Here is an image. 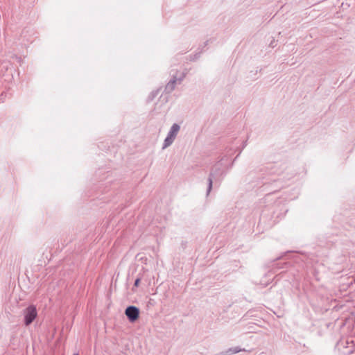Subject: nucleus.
I'll return each instance as SVG.
<instances>
[{"instance_id":"423d86ee","label":"nucleus","mask_w":355,"mask_h":355,"mask_svg":"<svg viewBox=\"0 0 355 355\" xmlns=\"http://www.w3.org/2000/svg\"><path fill=\"white\" fill-rule=\"evenodd\" d=\"M212 184H213V174L210 173L209 178H208V187H207V195L209 194V193L212 189Z\"/></svg>"},{"instance_id":"7ed1b4c3","label":"nucleus","mask_w":355,"mask_h":355,"mask_svg":"<svg viewBox=\"0 0 355 355\" xmlns=\"http://www.w3.org/2000/svg\"><path fill=\"white\" fill-rule=\"evenodd\" d=\"M125 313L130 322H134L139 318V310L134 306H130L126 308Z\"/></svg>"},{"instance_id":"f03ea898","label":"nucleus","mask_w":355,"mask_h":355,"mask_svg":"<svg viewBox=\"0 0 355 355\" xmlns=\"http://www.w3.org/2000/svg\"><path fill=\"white\" fill-rule=\"evenodd\" d=\"M23 315L25 325H30L37 315L36 307L33 305L28 306L23 311Z\"/></svg>"},{"instance_id":"39448f33","label":"nucleus","mask_w":355,"mask_h":355,"mask_svg":"<svg viewBox=\"0 0 355 355\" xmlns=\"http://www.w3.org/2000/svg\"><path fill=\"white\" fill-rule=\"evenodd\" d=\"M245 349H241L239 347H234L229 348L228 349H227L226 351H224L223 352H224V354H225V355H232V354H236L240 352H245Z\"/></svg>"},{"instance_id":"f257e3e1","label":"nucleus","mask_w":355,"mask_h":355,"mask_svg":"<svg viewBox=\"0 0 355 355\" xmlns=\"http://www.w3.org/2000/svg\"><path fill=\"white\" fill-rule=\"evenodd\" d=\"M180 126L178 123H173L171 127L166 139L164 141L162 149H165L170 146L175 139L179 131Z\"/></svg>"},{"instance_id":"6e6552de","label":"nucleus","mask_w":355,"mask_h":355,"mask_svg":"<svg viewBox=\"0 0 355 355\" xmlns=\"http://www.w3.org/2000/svg\"><path fill=\"white\" fill-rule=\"evenodd\" d=\"M73 355H78V354H73Z\"/></svg>"},{"instance_id":"20e7f679","label":"nucleus","mask_w":355,"mask_h":355,"mask_svg":"<svg viewBox=\"0 0 355 355\" xmlns=\"http://www.w3.org/2000/svg\"><path fill=\"white\" fill-rule=\"evenodd\" d=\"M184 75H182L179 78H177L175 76H173V78L167 83V85H166L165 87V91L167 92V93H171L172 92L177 85H180L183 78H184Z\"/></svg>"},{"instance_id":"0eeeda50","label":"nucleus","mask_w":355,"mask_h":355,"mask_svg":"<svg viewBox=\"0 0 355 355\" xmlns=\"http://www.w3.org/2000/svg\"><path fill=\"white\" fill-rule=\"evenodd\" d=\"M139 282H140V279L137 278V279L135 280V284H134V285H135V286H139Z\"/></svg>"}]
</instances>
